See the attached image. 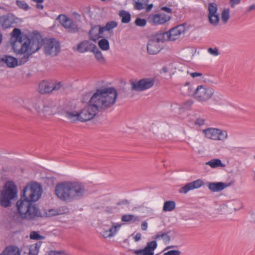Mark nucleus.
<instances>
[{"instance_id": "09e8293b", "label": "nucleus", "mask_w": 255, "mask_h": 255, "mask_svg": "<svg viewBox=\"0 0 255 255\" xmlns=\"http://www.w3.org/2000/svg\"><path fill=\"white\" fill-rule=\"evenodd\" d=\"M106 30V29L105 26H101L100 25H99L98 34H99V36H100V38L103 37V33Z\"/></svg>"}, {"instance_id": "20e7f679", "label": "nucleus", "mask_w": 255, "mask_h": 255, "mask_svg": "<svg viewBox=\"0 0 255 255\" xmlns=\"http://www.w3.org/2000/svg\"><path fill=\"white\" fill-rule=\"evenodd\" d=\"M34 202L21 198L17 201L16 206L17 213L21 219L30 220L35 217L43 216L37 205L33 203Z\"/></svg>"}, {"instance_id": "bb28decb", "label": "nucleus", "mask_w": 255, "mask_h": 255, "mask_svg": "<svg viewBox=\"0 0 255 255\" xmlns=\"http://www.w3.org/2000/svg\"><path fill=\"white\" fill-rule=\"evenodd\" d=\"M39 92L41 94H46L52 92V87L45 82H42L39 86Z\"/></svg>"}, {"instance_id": "4be33fe9", "label": "nucleus", "mask_w": 255, "mask_h": 255, "mask_svg": "<svg viewBox=\"0 0 255 255\" xmlns=\"http://www.w3.org/2000/svg\"><path fill=\"white\" fill-rule=\"evenodd\" d=\"M57 19L63 25V26L64 27V28L66 29L74 22L72 19L69 18L66 15L64 14H60L58 16Z\"/></svg>"}, {"instance_id": "49530a36", "label": "nucleus", "mask_w": 255, "mask_h": 255, "mask_svg": "<svg viewBox=\"0 0 255 255\" xmlns=\"http://www.w3.org/2000/svg\"><path fill=\"white\" fill-rule=\"evenodd\" d=\"M45 255H65L64 252L62 251H51Z\"/></svg>"}, {"instance_id": "603ef678", "label": "nucleus", "mask_w": 255, "mask_h": 255, "mask_svg": "<svg viewBox=\"0 0 255 255\" xmlns=\"http://www.w3.org/2000/svg\"><path fill=\"white\" fill-rule=\"evenodd\" d=\"M160 9L163 10L167 13H171L172 12V9L167 6H162L160 8Z\"/></svg>"}, {"instance_id": "bf43d9fd", "label": "nucleus", "mask_w": 255, "mask_h": 255, "mask_svg": "<svg viewBox=\"0 0 255 255\" xmlns=\"http://www.w3.org/2000/svg\"><path fill=\"white\" fill-rule=\"evenodd\" d=\"M141 228L143 231L146 230L147 228V223L145 221L142 223L141 225Z\"/></svg>"}, {"instance_id": "aec40b11", "label": "nucleus", "mask_w": 255, "mask_h": 255, "mask_svg": "<svg viewBox=\"0 0 255 255\" xmlns=\"http://www.w3.org/2000/svg\"><path fill=\"white\" fill-rule=\"evenodd\" d=\"M20 251L15 246H9L5 248L0 255H20Z\"/></svg>"}, {"instance_id": "2eb2a0df", "label": "nucleus", "mask_w": 255, "mask_h": 255, "mask_svg": "<svg viewBox=\"0 0 255 255\" xmlns=\"http://www.w3.org/2000/svg\"><path fill=\"white\" fill-rule=\"evenodd\" d=\"M95 49H97L96 45L88 40L83 41L77 45V50L81 53L93 52Z\"/></svg>"}, {"instance_id": "7c9ffc66", "label": "nucleus", "mask_w": 255, "mask_h": 255, "mask_svg": "<svg viewBox=\"0 0 255 255\" xmlns=\"http://www.w3.org/2000/svg\"><path fill=\"white\" fill-rule=\"evenodd\" d=\"M98 46L104 51H107L110 49L109 42L105 38H103L98 41Z\"/></svg>"}, {"instance_id": "ea45409f", "label": "nucleus", "mask_w": 255, "mask_h": 255, "mask_svg": "<svg viewBox=\"0 0 255 255\" xmlns=\"http://www.w3.org/2000/svg\"><path fill=\"white\" fill-rule=\"evenodd\" d=\"M32 53L30 52V53H23V55L19 59V65H22L23 64H24L25 62H26L28 59H29V57L30 56V55H31Z\"/></svg>"}, {"instance_id": "8fccbe9b", "label": "nucleus", "mask_w": 255, "mask_h": 255, "mask_svg": "<svg viewBox=\"0 0 255 255\" xmlns=\"http://www.w3.org/2000/svg\"><path fill=\"white\" fill-rule=\"evenodd\" d=\"M196 125H198L199 126H201L205 124V120L202 118H198L194 122Z\"/></svg>"}, {"instance_id": "0eeeda50", "label": "nucleus", "mask_w": 255, "mask_h": 255, "mask_svg": "<svg viewBox=\"0 0 255 255\" xmlns=\"http://www.w3.org/2000/svg\"><path fill=\"white\" fill-rule=\"evenodd\" d=\"M214 93V90L212 88L200 85L197 87L193 96L199 102H206L212 98Z\"/></svg>"}, {"instance_id": "0e129e2a", "label": "nucleus", "mask_w": 255, "mask_h": 255, "mask_svg": "<svg viewBox=\"0 0 255 255\" xmlns=\"http://www.w3.org/2000/svg\"><path fill=\"white\" fill-rule=\"evenodd\" d=\"M36 7L37 8L39 9H43V7H44V6L42 4H41V3H37V4H36Z\"/></svg>"}, {"instance_id": "39448f33", "label": "nucleus", "mask_w": 255, "mask_h": 255, "mask_svg": "<svg viewBox=\"0 0 255 255\" xmlns=\"http://www.w3.org/2000/svg\"><path fill=\"white\" fill-rule=\"evenodd\" d=\"M17 188L12 181L6 182L0 194V205L6 208L11 205V200L17 197Z\"/></svg>"}, {"instance_id": "6e6d98bb", "label": "nucleus", "mask_w": 255, "mask_h": 255, "mask_svg": "<svg viewBox=\"0 0 255 255\" xmlns=\"http://www.w3.org/2000/svg\"><path fill=\"white\" fill-rule=\"evenodd\" d=\"M165 235V233L159 232L158 234H157L154 238L155 240L160 239V238H162L164 237V236Z\"/></svg>"}, {"instance_id": "f257e3e1", "label": "nucleus", "mask_w": 255, "mask_h": 255, "mask_svg": "<svg viewBox=\"0 0 255 255\" xmlns=\"http://www.w3.org/2000/svg\"><path fill=\"white\" fill-rule=\"evenodd\" d=\"M118 96L114 87L99 89L91 97L89 105L80 112H66V116L70 119L82 122L93 119L98 112L110 108L115 103Z\"/></svg>"}, {"instance_id": "864d4df0", "label": "nucleus", "mask_w": 255, "mask_h": 255, "mask_svg": "<svg viewBox=\"0 0 255 255\" xmlns=\"http://www.w3.org/2000/svg\"><path fill=\"white\" fill-rule=\"evenodd\" d=\"M170 232H168L167 233H165V235L164 236L163 240L165 242V243H169L170 241V237L168 235V234Z\"/></svg>"}, {"instance_id": "5701e85b", "label": "nucleus", "mask_w": 255, "mask_h": 255, "mask_svg": "<svg viewBox=\"0 0 255 255\" xmlns=\"http://www.w3.org/2000/svg\"><path fill=\"white\" fill-rule=\"evenodd\" d=\"M42 243V242H38L34 244L30 245L29 248L27 249L28 255H37Z\"/></svg>"}, {"instance_id": "c756f323", "label": "nucleus", "mask_w": 255, "mask_h": 255, "mask_svg": "<svg viewBox=\"0 0 255 255\" xmlns=\"http://www.w3.org/2000/svg\"><path fill=\"white\" fill-rule=\"evenodd\" d=\"M122 221L124 222H128L131 221L133 222L139 221V218L138 216H134V215H124L121 218Z\"/></svg>"}, {"instance_id": "cd10ccee", "label": "nucleus", "mask_w": 255, "mask_h": 255, "mask_svg": "<svg viewBox=\"0 0 255 255\" xmlns=\"http://www.w3.org/2000/svg\"><path fill=\"white\" fill-rule=\"evenodd\" d=\"M133 1L134 7L137 10L143 9L148 2V0H133Z\"/></svg>"}, {"instance_id": "ddd939ff", "label": "nucleus", "mask_w": 255, "mask_h": 255, "mask_svg": "<svg viewBox=\"0 0 255 255\" xmlns=\"http://www.w3.org/2000/svg\"><path fill=\"white\" fill-rule=\"evenodd\" d=\"M170 16L163 13L150 14L148 21L153 25L163 24L170 19Z\"/></svg>"}, {"instance_id": "a211bd4d", "label": "nucleus", "mask_w": 255, "mask_h": 255, "mask_svg": "<svg viewBox=\"0 0 255 255\" xmlns=\"http://www.w3.org/2000/svg\"><path fill=\"white\" fill-rule=\"evenodd\" d=\"M0 62L6 64L8 67H15L18 65L17 59L11 56L4 55L0 58Z\"/></svg>"}, {"instance_id": "2f4dec72", "label": "nucleus", "mask_w": 255, "mask_h": 255, "mask_svg": "<svg viewBox=\"0 0 255 255\" xmlns=\"http://www.w3.org/2000/svg\"><path fill=\"white\" fill-rule=\"evenodd\" d=\"M94 55L96 59L99 62L101 63H104L105 62V58L104 57L102 52L98 49L97 47V49H94V51L92 52Z\"/></svg>"}, {"instance_id": "4c0bfd02", "label": "nucleus", "mask_w": 255, "mask_h": 255, "mask_svg": "<svg viewBox=\"0 0 255 255\" xmlns=\"http://www.w3.org/2000/svg\"><path fill=\"white\" fill-rule=\"evenodd\" d=\"M44 237L39 235L38 232L32 231L30 234V238L32 240H40L44 239Z\"/></svg>"}, {"instance_id": "e2e57ef3", "label": "nucleus", "mask_w": 255, "mask_h": 255, "mask_svg": "<svg viewBox=\"0 0 255 255\" xmlns=\"http://www.w3.org/2000/svg\"><path fill=\"white\" fill-rule=\"evenodd\" d=\"M146 11H150L152 8L153 7V4H147L146 5Z\"/></svg>"}, {"instance_id": "f3484780", "label": "nucleus", "mask_w": 255, "mask_h": 255, "mask_svg": "<svg viewBox=\"0 0 255 255\" xmlns=\"http://www.w3.org/2000/svg\"><path fill=\"white\" fill-rule=\"evenodd\" d=\"M157 246L155 241L147 243L146 247L143 249L138 250V253H144L149 255H154V251Z\"/></svg>"}, {"instance_id": "f8f14e48", "label": "nucleus", "mask_w": 255, "mask_h": 255, "mask_svg": "<svg viewBox=\"0 0 255 255\" xmlns=\"http://www.w3.org/2000/svg\"><path fill=\"white\" fill-rule=\"evenodd\" d=\"M205 136L213 140H224L227 137V133L225 131L215 128H208L203 130Z\"/></svg>"}, {"instance_id": "9b49d317", "label": "nucleus", "mask_w": 255, "mask_h": 255, "mask_svg": "<svg viewBox=\"0 0 255 255\" xmlns=\"http://www.w3.org/2000/svg\"><path fill=\"white\" fill-rule=\"evenodd\" d=\"M186 25L187 23H186L179 24L172 28L168 31L161 33V34L164 35V38H165V36H166L167 38L166 40H175L179 38L181 34L184 33Z\"/></svg>"}, {"instance_id": "338daca9", "label": "nucleus", "mask_w": 255, "mask_h": 255, "mask_svg": "<svg viewBox=\"0 0 255 255\" xmlns=\"http://www.w3.org/2000/svg\"><path fill=\"white\" fill-rule=\"evenodd\" d=\"M162 70L164 73H166L168 71V69L166 67H163L162 69Z\"/></svg>"}, {"instance_id": "a878e982", "label": "nucleus", "mask_w": 255, "mask_h": 255, "mask_svg": "<svg viewBox=\"0 0 255 255\" xmlns=\"http://www.w3.org/2000/svg\"><path fill=\"white\" fill-rule=\"evenodd\" d=\"M206 165H209L211 167L215 168L219 167H225L226 165L223 163L219 159H214L206 163Z\"/></svg>"}, {"instance_id": "423d86ee", "label": "nucleus", "mask_w": 255, "mask_h": 255, "mask_svg": "<svg viewBox=\"0 0 255 255\" xmlns=\"http://www.w3.org/2000/svg\"><path fill=\"white\" fill-rule=\"evenodd\" d=\"M42 191L40 185L36 182L27 184L22 190L20 198L30 201H36L40 198Z\"/></svg>"}, {"instance_id": "69168bd1", "label": "nucleus", "mask_w": 255, "mask_h": 255, "mask_svg": "<svg viewBox=\"0 0 255 255\" xmlns=\"http://www.w3.org/2000/svg\"><path fill=\"white\" fill-rule=\"evenodd\" d=\"M255 9V4H252L251 5V6H249V11H252L254 9Z\"/></svg>"}, {"instance_id": "72a5a7b5", "label": "nucleus", "mask_w": 255, "mask_h": 255, "mask_svg": "<svg viewBox=\"0 0 255 255\" xmlns=\"http://www.w3.org/2000/svg\"><path fill=\"white\" fill-rule=\"evenodd\" d=\"M209 22L214 26L218 24L219 22V16L218 14L208 16Z\"/></svg>"}, {"instance_id": "e433bc0d", "label": "nucleus", "mask_w": 255, "mask_h": 255, "mask_svg": "<svg viewBox=\"0 0 255 255\" xmlns=\"http://www.w3.org/2000/svg\"><path fill=\"white\" fill-rule=\"evenodd\" d=\"M16 3L20 8L24 10H27L29 9V6L24 1L17 0Z\"/></svg>"}, {"instance_id": "6e6552de", "label": "nucleus", "mask_w": 255, "mask_h": 255, "mask_svg": "<svg viewBox=\"0 0 255 255\" xmlns=\"http://www.w3.org/2000/svg\"><path fill=\"white\" fill-rule=\"evenodd\" d=\"M43 40L42 46H44V52L46 54L56 56L60 51V46L58 41L52 38L44 40Z\"/></svg>"}, {"instance_id": "79ce46f5", "label": "nucleus", "mask_w": 255, "mask_h": 255, "mask_svg": "<svg viewBox=\"0 0 255 255\" xmlns=\"http://www.w3.org/2000/svg\"><path fill=\"white\" fill-rule=\"evenodd\" d=\"M52 87V91H57L61 89L63 90L65 89V88L63 86V84L61 82H57L55 84H53L51 86Z\"/></svg>"}, {"instance_id": "9d476101", "label": "nucleus", "mask_w": 255, "mask_h": 255, "mask_svg": "<svg viewBox=\"0 0 255 255\" xmlns=\"http://www.w3.org/2000/svg\"><path fill=\"white\" fill-rule=\"evenodd\" d=\"M153 78H143L135 82L130 80L131 90L136 91H143L151 88L154 84Z\"/></svg>"}, {"instance_id": "c85d7f7f", "label": "nucleus", "mask_w": 255, "mask_h": 255, "mask_svg": "<svg viewBox=\"0 0 255 255\" xmlns=\"http://www.w3.org/2000/svg\"><path fill=\"white\" fill-rule=\"evenodd\" d=\"M175 208V203L173 201H165L164 203L163 211H171L173 210Z\"/></svg>"}, {"instance_id": "1a4fd4ad", "label": "nucleus", "mask_w": 255, "mask_h": 255, "mask_svg": "<svg viewBox=\"0 0 255 255\" xmlns=\"http://www.w3.org/2000/svg\"><path fill=\"white\" fill-rule=\"evenodd\" d=\"M165 40H166V38H164V35L158 34L153 36L147 45L148 53L151 55L157 54L161 49L159 43L160 42H163Z\"/></svg>"}, {"instance_id": "de8ad7c7", "label": "nucleus", "mask_w": 255, "mask_h": 255, "mask_svg": "<svg viewBox=\"0 0 255 255\" xmlns=\"http://www.w3.org/2000/svg\"><path fill=\"white\" fill-rule=\"evenodd\" d=\"M181 252L178 250H171L165 253L164 255H180Z\"/></svg>"}, {"instance_id": "3c124183", "label": "nucleus", "mask_w": 255, "mask_h": 255, "mask_svg": "<svg viewBox=\"0 0 255 255\" xmlns=\"http://www.w3.org/2000/svg\"><path fill=\"white\" fill-rule=\"evenodd\" d=\"M241 0H230L231 7L234 8L236 4H239Z\"/></svg>"}, {"instance_id": "393cba45", "label": "nucleus", "mask_w": 255, "mask_h": 255, "mask_svg": "<svg viewBox=\"0 0 255 255\" xmlns=\"http://www.w3.org/2000/svg\"><path fill=\"white\" fill-rule=\"evenodd\" d=\"M119 15L121 17V22L123 23H128L131 19V15L129 12L125 10H121L119 11Z\"/></svg>"}, {"instance_id": "a18cd8bd", "label": "nucleus", "mask_w": 255, "mask_h": 255, "mask_svg": "<svg viewBox=\"0 0 255 255\" xmlns=\"http://www.w3.org/2000/svg\"><path fill=\"white\" fill-rule=\"evenodd\" d=\"M208 51L210 54L214 56H217L219 54L218 49L217 48H209L208 49Z\"/></svg>"}, {"instance_id": "58836bf2", "label": "nucleus", "mask_w": 255, "mask_h": 255, "mask_svg": "<svg viewBox=\"0 0 255 255\" xmlns=\"http://www.w3.org/2000/svg\"><path fill=\"white\" fill-rule=\"evenodd\" d=\"M118 25V23L115 21H111L106 23L105 26L106 31H110L112 29L116 27Z\"/></svg>"}, {"instance_id": "5fc2aeb1", "label": "nucleus", "mask_w": 255, "mask_h": 255, "mask_svg": "<svg viewBox=\"0 0 255 255\" xmlns=\"http://www.w3.org/2000/svg\"><path fill=\"white\" fill-rule=\"evenodd\" d=\"M129 204V202L128 200L125 199L121 201H120L117 203V205H128Z\"/></svg>"}, {"instance_id": "052dcab7", "label": "nucleus", "mask_w": 255, "mask_h": 255, "mask_svg": "<svg viewBox=\"0 0 255 255\" xmlns=\"http://www.w3.org/2000/svg\"><path fill=\"white\" fill-rule=\"evenodd\" d=\"M190 75L193 78H195L198 76H201L202 75V74L201 73L199 72H193L190 74Z\"/></svg>"}, {"instance_id": "4d7b16f0", "label": "nucleus", "mask_w": 255, "mask_h": 255, "mask_svg": "<svg viewBox=\"0 0 255 255\" xmlns=\"http://www.w3.org/2000/svg\"><path fill=\"white\" fill-rule=\"evenodd\" d=\"M141 234L140 233H137L134 237L133 239L135 242H138L141 239Z\"/></svg>"}, {"instance_id": "13d9d810", "label": "nucleus", "mask_w": 255, "mask_h": 255, "mask_svg": "<svg viewBox=\"0 0 255 255\" xmlns=\"http://www.w3.org/2000/svg\"><path fill=\"white\" fill-rule=\"evenodd\" d=\"M193 104V102L191 100H188L187 101H186L184 104V107H188V108H190L191 105H192Z\"/></svg>"}, {"instance_id": "c03bdc74", "label": "nucleus", "mask_w": 255, "mask_h": 255, "mask_svg": "<svg viewBox=\"0 0 255 255\" xmlns=\"http://www.w3.org/2000/svg\"><path fill=\"white\" fill-rule=\"evenodd\" d=\"M120 226H121V225H118L117 226H112L109 230L110 233L108 235V236L112 237V236H114L117 232V228H119Z\"/></svg>"}, {"instance_id": "4468645a", "label": "nucleus", "mask_w": 255, "mask_h": 255, "mask_svg": "<svg viewBox=\"0 0 255 255\" xmlns=\"http://www.w3.org/2000/svg\"><path fill=\"white\" fill-rule=\"evenodd\" d=\"M204 184V182L201 179H197L193 182H189L180 188L179 190V192L186 194L190 190L201 187Z\"/></svg>"}, {"instance_id": "7ed1b4c3", "label": "nucleus", "mask_w": 255, "mask_h": 255, "mask_svg": "<svg viewBox=\"0 0 255 255\" xmlns=\"http://www.w3.org/2000/svg\"><path fill=\"white\" fill-rule=\"evenodd\" d=\"M42 41L40 34L37 31H34L31 33L30 37L27 40H15L12 46L14 52L16 54H23L28 50L30 52L34 53L42 46Z\"/></svg>"}, {"instance_id": "b1692460", "label": "nucleus", "mask_w": 255, "mask_h": 255, "mask_svg": "<svg viewBox=\"0 0 255 255\" xmlns=\"http://www.w3.org/2000/svg\"><path fill=\"white\" fill-rule=\"evenodd\" d=\"M14 23L12 16L5 15L2 18V26L4 28H9Z\"/></svg>"}, {"instance_id": "774afa93", "label": "nucleus", "mask_w": 255, "mask_h": 255, "mask_svg": "<svg viewBox=\"0 0 255 255\" xmlns=\"http://www.w3.org/2000/svg\"><path fill=\"white\" fill-rule=\"evenodd\" d=\"M172 248H173V246H168V247H166V248L165 249V250H168V249Z\"/></svg>"}, {"instance_id": "dca6fc26", "label": "nucleus", "mask_w": 255, "mask_h": 255, "mask_svg": "<svg viewBox=\"0 0 255 255\" xmlns=\"http://www.w3.org/2000/svg\"><path fill=\"white\" fill-rule=\"evenodd\" d=\"M208 188L212 192H219L224 190L230 185L223 182H207L206 183Z\"/></svg>"}, {"instance_id": "f03ea898", "label": "nucleus", "mask_w": 255, "mask_h": 255, "mask_svg": "<svg viewBox=\"0 0 255 255\" xmlns=\"http://www.w3.org/2000/svg\"><path fill=\"white\" fill-rule=\"evenodd\" d=\"M55 194L62 201H71L83 196L84 186L79 182L64 181L58 183L55 187Z\"/></svg>"}, {"instance_id": "c9c22d12", "label": "nucleus", "mask_w": 255, "mask_h": 255, "mask_svg": "<svg viewBox=\"0 0 255 255\" xmlns=\"http://www.w3.org/2000/svg\"><path fill=\"white\" fill-rule=\"evenodd\" d=\"M66 29L69 32L74 33L78 32L79 29L77 24L75 22H73Z\"/></svg>"}, {"instance_id": "a19ab883", "label": "nucleus", "mask_w": 255, "mask_h": 255, "mask_svg": "<svg viewBox=\"0 0 255 255\" xmlns=\"http://www.w3.org/2000/svg\"><path fill=\"white\" fill-rule=\"evenodd\" d=\"M134 23L136 26L143 27L146 24V20L144 18L137 17L135 19Z\"/></svg>"}, {"instance_id": "473e14b6", "label": "nucleus", "mask_w": 255, "mask_h": 255, "mask_svg": "<svg viewBox=\"0 0 255 255\" xmlns=\"http://www.w3.org/2000/svg\"><path fill=\"white\" fill-rule=\"evenodd\" d=\"M230 18L229 8H225L221 13V19L224 23H226Z\"/></svg>"}, {"instance_id": "412c9836", "label": "nucleus", "mask_w": 255, "mask_h": 255, "mask_svg": "<svg viewBox=\"0 0 255 255\" xmlns=\"http://www.w3.org/2000/svg\"><path fill=\"white\" fill-rule=\"evenodd\" d=\"M98 26L99 25L92 26L88 33L90 39L94 42H96L100 38V36L98 34Z\"/></svg>"}, {"instance_id": "680f3d73", "label": "nucleus", "mask_w": 255, "mask_h": 255, "mask_svg": "<svg viewBox=\"0 0 255 255\" xmlns=\"http://www.w3.org/2000/svg\"><path fill=\"white\" fill-rule=\"evenodd\" d=\"M105 211L108 213H112L113 212V208L111 207H106Z\"/></svg>"}, {"instance_id": "37998d69", "label": "nucleus", "mask_w": 255, "mask_h": 255, "mask_svg": "<svg viewBox=\"0 0 255 255\" xmlns=\"http://www.w3.org/2000/svg\"><path fill=\"white\" fill-rule=\"evenodd\" d=\"M43 109L41 110L43 113H45V115H50L52 114L51 107L48 105H43Z\"/></svg>"}, {"instance_id": "f704fd0d", "label": "nucleus", "mask_w": 255, "mask_h": 255, "mask_svg": "<svg viewBox=\"0 0 255 255\" xmlns=\"http://www.w3.org/2000/svg\"><path fill=\"white\" fill-rule=\"evenodd\" d=\"M208 16L217 14V5L215 3H210L208 5Z\"/></svg>"}, {"instance_id": "6ab92c4d", "label": "nucleus", "mask_w": 255, "mask_h": 255, "mask_svg": "<svg viewBox=\"0 0 255 255\" xmlns=\"http://www.w3.org/2000/svg\"><path fill=\"white\" fill-rule=\"evenodd\" d=\"M12 35L15 38V40H21H21H27V39L30 38L31 33L29 34H23L21 33L20 29L14 28L12 31Z\"/></svg>"}]
</instances>
